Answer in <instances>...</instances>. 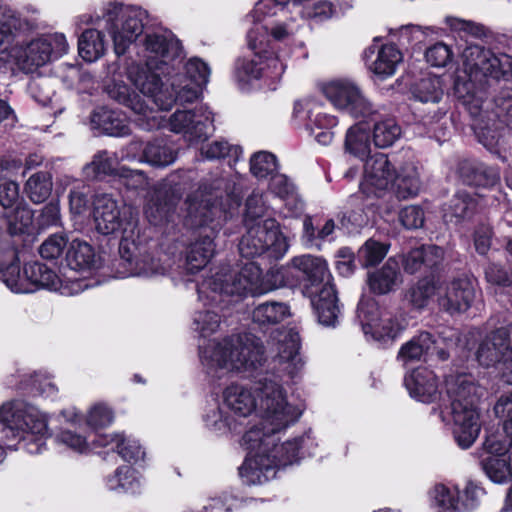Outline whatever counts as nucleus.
Masks as SVG:
<instances>
[{"label":"nucleus","mask_w":512,"mask_h":512,"mask_svg":"<svg viewBox=\"0 0 512 512\" xmlns=\"http://www.w3.org/2000/svg\"><path fill=\"white\" fill-rule=\"evenodd\" d=\"M356 314L366 340L383 346L392 344L408 325L401 312L381 308L373 298L362 297Z\"/></svg>","instance_id":"9b49d317"},{"label":"nucleus","mask_w":512,"mask_h":512,"mask_svg":"<svg viewBox=\"0 0 512 512\" xmlns=\"http://www.w3.org/2000/svg\"><path fill=\"white\" fill-rule=\"evenodd\" d=\"M246 233L239 242V252L242 257H266L280 259L289 249L286 236L282 233L279 223L273 218L263 222L245 223Z\"/></svg>","instance_id":"ddd939ff"},{"label":"nucleus","mask_w":512,"mask_h":512,"mask_svg":"<svg viewBox=\"0 0 512 512\" xmlns=\"http://www.w3.org/2000/svg\"><path fill=\"white\" fill-rule=\"evenodd\" d=\"M108 41L105 34L98 29H86L78 40L79 55L87 62L100 59L107 51Z\"/></svg>","instance_id":"37998d69"},{"label":"nucleus","mask_w":512,"mask_h":512,"mask_svg":"<svg viewBox=\"0 0 512 512\" xmlns=\"http://www.w3.org/2000/svg\"><path fill=\"white\" fill-rule=\"evenodd\" d=\"M363 58L367 68L381 78L392 76L402 62L401 51L392 44H385L378 47L373 44L365 49Z\"/></svg>","instance_id":"c85d7f7f"},{"label":"nucleus","mask_w":512,"mask_h":512,"mask_svg":"<svg viewBox=\"0 0 512 512\" xmlns=\"http://www.w3.org/2000/svg\"><path fill=\"white\" fill-rule=\"evenodd\" d=\"M289 307L283 302L259 304L252 313L253 321L259 325L277 324L288 317Z\"/></svg>","instance_id":"09e8293b"},{"label":"nucleus","mask_w":512,"mask_h":512,"mask_svg":"<svg viewBox=\"0 0 512 512\" xmlns=\"http://www.w3.org/2000/svg\"><path fill=\"white\" fill-rule=\"evenodd\" d=\"M425 59L433 67H445L453 59V52L444 42H436L425 51Z\"/></svg>","instance_id":"338daca9"},{"label":"nucleus","mask_w":512,"mask_h":512,"mask_svg":"<svg viewBox=\"0 0 512 512\" xmlns=\"http://www.w3.org/2000/svg\"><path fill=\"white\" fill-rule=\"evenodd\" d=\"M277 167L276 157L266 151L253 154L250 159V170L257 178L272 177L275 175L274 172L277 170Z\"/></svg>","instance_id":"bf43d9fd"},{"label":"nucleus","mask_w":512,"mask_h":512,"mask_svg":"<svg viewBox=\"0 0 512 512\" xmlns=\"http://www.w3.org/2000/svg\"><path fill=\"white\" fill-rule=\"evenodd\" d=\"M401 282L399 262L389 258L380 269L368 276V286L374 294L384 295L392 292Z\"/></svg>","instance_id":"58836bf2"},{"label":"nucleus","mask_w":512,"mask_h":512,"mask_svg":"<svg viewBox=\"0 0 512 512\" xmlns=\"http://www.w3.org/2000/svg\"><path fill=\"white\" fill-rule=\"evenodd\" d=\"M143 475L135 468L122 465L105 479V486L109 491L117 494H140L144 488Z\"/></svg>","instance_id":"72a5a7b5"},{"label":"nucleus","mask_w":512,"mask_h":512,"mask_svg":"<svg viewBox=\"0 0 512 512\" xmlns=\"http://www.w3.org/2000/svg\"><path fill=\"white\" fill-rule=\"evenodd\" d=\"M494 412L503 422L506 435L512 437V393L503 394L498 398Z\"/></svg>","instance_id":"774afa93"},{"label":"nucleus","mask_w":512,"mask_h":512,"mask_svg":"<svg viewBox=\"0 0 512 512\" xmlns=\"http://www.w3.org/2000/svg\"><path fill=\"white\" fill-rule=\"evenodd\" d=\"M177 154L173 147L164 140L148 142L143 149L142 161L151 166L164 168L173 164Z\"/></svg>","instance_id":"a18cd8bd"},{"label":"nucleus","mask_w":512,"mask_h":512,"mask_svg":"<svg viewBox=\"0 0 512 512\" xmlns=\"http://www.w3.org/2000/svg\"><path fill=\"white\" fill-rule=\"evenodd\" d=\"M460 490L457 486L437 484L431 491L432 507L435 512H458Z\"/></svg>","instance_id":"49530a36"},{"label":"nucleus","mask_w":512,"mask_h":512,"mask_svg":"<svg viewBox=\"0 0 512 512\" xmlns=\"http://www.w3.org/2000/svg\"><path fill=\"white\" fill-rule=\"evenodd\" d=\"M235 184L226 177L216 179L207 191L206 187L198 195L189 196L185 202L186 215L183 225L188 229H209L210 234L199 237L188 249L186 269L196 273L203 269L215 252L214 234L221 228L224 221L233 216L234 210L240 205L234 193Z\"/></svg>","instance_id":"7ed1b4c3"},{"label":"nucleus","mask_w":512,"mask_h":512,"mask_svg":"<svg viewBox=\"0 0 512 512\" xmlns=\"http://www.w3.org/2000/svg\"><path fill=\"white\" fill-rule=\"evenodd\" d=\"M52 176L48 172L32 174L25 183L24 192L36 204L43 203L52 192Z\"/></svg>","instance_id":"de8ad7c7"},{"label":"nucleus","mask_w":512,"mask_h":512,"mask_svg":"<svg viewBox=\"0 0 512 512\" xmlns=\"http://www.w3.org/2000/svg\"><path fill=\"white\" fill-rule=\"evenodd\" d=\"M276 354L273 357L272 373L250 384L232 383L222 392V403L217 401L206 405L203 421L210 431L218 435L240 433L247 419L258 412L259 425L250 427L263 434H279L293 425L301 416L302 410L287 400V394L280 381L288 383L301 377L305 361L300 353V336L294 328L278 332L273 344Z\"/></svg>","instance_id":"f257e3e1"},{"label":"nucleus","mask_w":512,"mask_h":512,"mask_svg":"<svg viewBox=\"0 0 512 512\" xmlns=\"http://www.w3.org/2000/svg\"><path fill=\"white\" fill-rule=\"evenodd\" d=\"M24 274L31 288V293L38 288H44L58 291L62 295H74L88 287L87 284L80 280H71L69 283H63L54 270L39 262L27 263L24 266Z\"/></svg>","instance_id":"b1692460"},{"label":"nucleus","mask_w":512,"mask_h":512,"mask_svg":"<svg viewBox=\"0 0 512 512\" xmlns=\"http://www.w3.org/2000/svg\"><path fill=\"white\" fill-rule=\"evenodd\" d=\"M445 392L450 403L453 437L459 447L468 449L481 430L480 413L476 406L478 387L471 375L455 374L446 377Z\"/></svg>","instance_id":"6e6552de"},{"label":"nucleus","mask_w":512,"mask_h":512,"mask_svg":"<svg viewBox=\"0 0 512 512\" xmlns=\"http://www.w3.org/2000/svg\"><path fill=\"white\" fill-rule=\"evenodd\" d=\"M388 247L375 240H368L360 248L358 254L363 266H374L378 264L387 254Z\"/></svg>","instance_id":"0e129e2a"},{"label":"nucleus","mask_w":512,"mask_h":512,"mask_svg":"<svg viewBox=\"0 0 512 512\" xmlns=\"http://www.w3.org/2000/svg\"><path fill=\"white\" fill-rule=\"evenodd\" d=\"M107 93L138 114L137 123L144 130L168 128L173 133L182 134L191 144L205 141L214 131L213 113L205 104L192 110L177 109L169 118H165L149 109L139 95L131 92L123 82L114 80L107 86Z\"/></svg>","instance_id":"423d86ee"},{"label":"nucleus","mask_w":512,"mask_h":512,"mask_svg":"<svg viewBox=\"0 0 512 512\" xmlns=\"http://www.w3.org/2000/svg\"><path fill=\"white\" fill-rule=\"evenodd\" d=\"M8 231L11 235L25 233L33 222V212L26 205H17L5 213Z\"/></svg>","instance_id":"5fc2aeb1"},{"label":"nucleus","mask_w":512,"mask_h":512,"mask_svg":"<svg viewBox=\"0 0 512 512\" xmlns=\"http://www.w3.org/2000/svg\"><path fill=\"white\" fill-rule=\"evenodd\" d=\"M461 61L462 68L454 83L455 94L473 117L481 116L490 80H512V56L467 43Z\"/></svg>","instance_id":"39448f33"},{"label":"nucleus","mask_w":512,"mask_h":512,"mask_svg":"<svg viewBox=\"0 0 512 512\" xmlns=\"http://www.w3.org/2000/svg\"><path fill=\"white\" fill-rule=\"evenodd\" d=\"M60 417L68 425L61 428L55 435V442L65 449L80 455L92 452V433L77 430L83 424V415L75 407L60 412Z\"/></svg>","instance_id":"5701e85b"},{"label":"nucleus","mask_w":512,"mask_h":512,"mask_svg":"<svg viewBox=\"0 0 512 512\" xmlns=\"http://www.w3.org/2000/svg\"><path fill=\"white\" fill-rule=\"evenodd\" d=\"M48 419L37 407L20 400L0 407V463L8 451L23 449L29 454L46 450Z\"/></svg>","instance_id":"0eeeda50"},{"label":"nucleus","mask_w":512,"mask_h":512,"mask_svg":"<svg viewBox=\"0 0 512 512\" xmlns=\"http://www.w3.org/2000/svg\"><path fill=\"white\" fill-rule=\"evenodd\" d=\"M374 121L373 141L379 148H388L392 146L402 135V128L397 120L392 116L376 118V113L369 117Z\"/></svg>","instance_id":"c03bdc74"},{"label":"nucleus","mask_w":512,"mask_h":512,"mask_svg":"<svg viewBox=\"0 0 512 512\" xmlns=\"http://www.w3.org/2000/svg\"><path fill=\"white\" fill-rule=\"evenodd\" d=\"M113 418V412L106 404L96 403L83 416V423L93 429L104 428L113 422Z\"/></svg>","instance_id":"680f3d73"},{"label":"nucleus","mask_w":512,"mask_h":512,"mask_svg":"<svg viewBox=\"0 0 512 512\" xmlns=\"http://www.w3.org/2000/svg\"><path fill=\"white\" fill-rule=\"evenodd\" d=\"M319 110L320 105L313 97L300 98L294 102L292 120L296 126L307 130L312 127L314 115Z\"/></svg>","instance_id":"864d4df0"},{"label":"nucleus","mask_w":512,"mask_h":512,"mask_svg":"<svg viewBox=\"0 0 512 512\" xmlns=\"http://www.w3.org/2000/svg\"><path fill=\"white\" fill-rule=\"evenodd\" d=\"M444 24L450 28L451 31L459 33L460 35H468L474 38H483L487 35V29L480 23L471 20H465L455 16H446Z\"/></svg>","instance_id":"052dcab7"},{"label":"nucleus","mask_w":512,"mask_h":512,"mask_svg":"<svg viewBox=\"0 0 512 512\" xmlns=\"http://www.w3.org/2000/svg\"><path fill=\"white\" fill-rule=\"evenodd\" d=\"M290 268H292L290 264L286 267H273L265 276L261 275V286H258L260 294H266L272 290L291 284L289 280Z\"/></svg>","instance_id":"4d7b16f0"},{"label":"nucleus","mask_w":512,"mask_h":512,"mask_svg":"<svg viewBox=\"0 0 512 512\" xmlns=\"http://www.w3.org/2000/svg\"><path fill=\"white\" fill-rule=\"evenodd\" d=\"M182 47L180 42L170 35L163 33L147 34L143 43L141 57L148 65L157 68L174 70L181 62Z\"/></svg>","instance_id":"412c9836"},{"label":"nucleus","mask_w":512,"mask_h":512,"mask_svg":"<svg viewBox=\"0 0 512 512\" xmlns=\"http://www.w3.org/2000/svg\"><path fill=\"white\" fill-rule=\"evenodd\" d=\"M394 176L395 167L388 156L375 153L365 161L360 191L367 198L381 199L390 193Z\"/></svg>","instance_id":"aec40b11"},{"label":"nucleus","mask_w":512,"mask_h":512,"mask_svg":"<svg viewBox=\"0 0 512 512\" xmlns=\"http://www.w3.org/2000/svg\"><path fill=\"white\" fill-rule=\"evenodd\" d=\"M176 65L171 73L170 87L175 93L178 104L191 103L198 99L200 89L205 86L210 77V67L198 57L190 58L187 62Z\"/></svg>","instance_id":"a211bd4d"},{"label":"nucleus","mask_w":512,"mask_h":512,"mask_svg":"<svg viewBox=\"0 0 512 512\" xmlns=\"http://www.w3.org/2000/svg\"><path fill=\"white\" fill-rule=\"evenodd\" d=\"M93 221L99 233L121 237L119 252L130 260L139 235L138 214L131 207L120 205L111 195L101 194L93 201Z\"/></svg>","instance_id":"1a4fd4ad"},{"label":"nucleus","mask_w":512,"mask_h":512,"mask_svg":"<svg viewBox=\"0 0 512 512\" xmlns=\"http://www.w3.org/2000/svg\"><path fill=\"white\" fill-rule=\"evenodd\" d=\"M344 150L362 161L369 158L371 152L370 127L366 123L359 122L347 130Z\"/></svg>","instance_id":"a19ab883"},{"label":"nucleus","mask_w":512,"mask_h":512,"mask_svg":"<svg viewBox=\"0 0 512 512\" xmlns=\"http://www.w3.org/2000/svg\"><path fill=\"white\" fill-rule=\"evenodd\" d=\"M201 154L210 160L229 157L236 161L242 154V148L238 145H231L224 140H217L202 146Z\"/></svg>","instance_id":"13d9d810"},{"label":"nucleus","mask_w":512,"mask_h":512,"mask_svg":"<svg viewBox=\"0 0 512 512\" xmlns=\"http://www.w3.org/2000/svg\"><path fill=\"white\" fill-rule=\"evenodd\" d=\"M213 292L207 290L199 301L203 308L193 314L192 329L203 339L198 353L204 372L213 380H220L231 373H252L262 367L265 356L262 341L251 333L226 336L220 340H206L215 334L221 324V316L215 308L222 301H213ZM231 301H227L230 303Z\"/></svg>","instance_id":"f03ea898"},{"label":"nucleus","mask_w":512,"mask_h":512,"mask_svg":"<svg viewBox=\"0 0 512 512\" xmlns=\"http://www.w3.org/2000/svg\"><path fill=\"white\" fill-rule=\"evenodd\" d=\"M290 265L292 268L303 273L305 278L311 282L315 289L321 288L326 283H331V274L327 262L317 256L301 255L294 257Z\"/></svg>","instance_id":"4c0bfd02"},{"label":"nucleus","mask_w":512,"mask_h":512,"mask_svg":"<svg viewBox=\"0 0 512 512\" xmlns=\"http://www.w3.org/2000/svg\"><path fill=\"white\" fill-rule=\"evenodd\" d=\"M254 11L256 14H262L263 16H278L265 27L271 38L277 42H292L295 35L302 28V23L298 19L299 16L292 11L291 3L273 1L270 7L266 9L269 13L258 11L257 5Z\"/></svg>","instance_id":"393cba45"},{"label":"nucleus","mask_w":512,"mask_h":512,"mask_svg":"<svg viewBox=\"0 0 512 512\" xmlns=\"http://www.w3.org/2000/svg\"><path fill=\"white\" fill-rule=\"evenodd\" d=\"M137 251V244L135 243V250L132 252L131 259H125L121 255V264L127 267L121 277L138 276V277H153L157 275H164L168 269L163 265L159 259H155L150 255H143L140 258H134Z\"/></svg>","instance_id":"79ce46f5"},{"label":"nucleus","mask_w":512,"mask_h":512,"mask_svg":"<svg viewBox=\"0 0 512 512\" xmlns=\"http://www.w3.org/2000/svg\"><path fill=\"white\" fill-rule=\"evenodd\" d=\"M261 286V269L256 262L249 261L242 265L236 272H228L222 268L212 277L205 279L199 286L198 292L200 298L207 290L213 292V301H222L226 297H241L244 295H261L259 287Z\"/></svg>","instance_id":"f8f14e48"},{"label":"nucleus","mask_w":512,"mask_h":512,"mask_svg":"<svg viewBox=\"0 0 512 512\" xmlns=\"http://www.w3.org/2000/svg\"><path fill=\"white\" fill-rule=\"evenodd\" d=\"M0 280L14 293H31L26 275L21 273L17 258L11 263L0 267Z\"/></svg>","instance_id":"3c124183"},{"label":"nucleus","mask_w":512,"mask_h":512,"mask_svg":"<svg viewBox=\"0 0 512 512\" xmlns=\"http://www.w3.org/2000/svg\"><path fill=\"white\" fill-rule=\"evenodd\" d=\"M412 94L423 103L439 102L443 95L441 79L437 76L422 78L413 86Z\"/></svg>","instance_id":"603ef678"},{"label":"nucleus","mask_w":512,"mask_h":512,"mask_svg":"<svg viewBox=\"0 0 512 512\" xmlns=\"http://www.w3.org/2000/svg\"><path fill=\"white\" fill-rule=\"evenodd\" d=\"M171 175L156 187L149 196L144 207L147 220L154 226L175 224L180 217L176 211L177 201L182 195V189Z\"/></svg>","instance_id":"6ab92c4d"},{"label":"nucleus","mask_w":512,"mask_h":512,"mask_svg":"<svg viewBox=\"0 0 512 512\" xmlns=\"http://www.w3.org/2000/svg\"><path fill=\"white\" fill-rule=\"evenodd\" d=\"M512 351V326L488 334L479 344L476 358L484 367L497 366Z\"/></svg>","instance_id":"a878e982"},{"label":"nucleus","mask_w":512,"mask_h":512,"mask_svg":"<svg viewBox=\"0 0 512 512\" xmlns=\"http://www.w3.org/2000/svg\"><path fill=\"white\" fill-rule=\"evenodd\" d=\"M29 22L11 7L0 4V60H13Z\"/></svg>","instance_id":"4be33fe9"},{"label":"nucleus","mask_w":512,"mask_h":512,"mask_svg":"<svg viewBox=\"0 0 512 512\" xmlns=\"http://www.w3.org/2000/svg\"><path fill=\"white\" fill-rule=\"evenodd\" d=\"M437 345L438 341L434 340L429 332H421L401 346L398 359L406 365L411 361L425 359L426 356L435 352L440 360H446L447 351L438 348Z\"/></svg>","instance_id":"7c9ffc66"},{"label":"nucleus","mask_w":512,"mask_h":512,"mask_svg":"<svg viewBox=\"0 0 512 512\" xmlns=\"http://www.w3.org/2000/svg\"><path fill=\"white\" fill-rule=\"evenodd\" d=\"M311 304L317 315L319 323L334 327L338 322L340 307L336 290L332 283H326L319 289L311 292Z\"/></svg>","instance_id":"2f4dec72"},{"label":"nucleus","mask_w":512,"mask_h":512,"mask_svg":"<svg viewBox=\"0 0 512 512\" xmlns=\"http://www.w3.org/2000/svg\"><path fill=\"white\" fill-rule=\"evenodd\" d=\"M436 288L429 281H419L416 286L410 288L406 293L407 301L415 308H424L432 295L435 294Z\"/></svg>","instance_id":"e2e57ef3"},{"label":"nucleus","mask_w":512,"mask_h":512,"mask_svg":"<svg viewBox=\"0 0 512 512\" xmlns=\"http://www.w3.org/2000/svg\"><path fill=\"white\" fill-rule=\"evenodd\" d=\"M251 429L245 431L241 446L247 451V456L239 468V475L246 485H262L276 476L277 470L298 461L299 454L312 455L317 442L311 430L304 435L278 444V434H263Z\"/></svg>","instance_id":"20e7f679"},{"label":"nucleus","mask_w":512,"mask_h":512,"mask_svg":"<svg viewBox=\"0 0 512 512\" xmlns=\"http://www.w3.org/2000/svg\"><path fill=\"white\" fill-rule=\"evenodd\" d=\"M494 114L499 119L495 124V130L488 127H481L477 132L480 142L489 150L495 151L503 146L504 122L512 120V89H503L494 99Z\"/></svg>","instance_id":"bb28decb"},{"label":"nucleus","mask_w":512,"mask_h":512,"mask_svg":"<svg viewBox=\"0 0 512 512\" xmlns=\"http://www.w3.org/2000/svg\"><path fill=\"white\" fill-rule=\"evenodd\" d=\"M65 260L71 270L78 272H89L98 267L93 247L80 239H73L68 244Z\"/></svg>","instance_id":"ea45409f"},{"label":"nucleus","mask_w":512,"mask_h":512,"mask_svg":"<svg viewBox=\"0 0 512 512\" xmlns=\"http://www.w3.org/2000/svg\"><path fill=\"white\" fill-rule=\"evenodd\" d=\"M117 166L118 158L114 153L99 151L94 155L92 161L84 167V173L88 178H100L119 173Z\"/></svg>","instance_id":"8fccbe9b"},{"label":"nucleus","mask_w":512,"mask_h":512,"mask_svg":"<svg viewBox=\"0 0 512 512\" xmlns=\"http://www.w3.org/2000/svg\"><path fill=\"white\" fill-rule=\"evenodd\" d=\"M172 70L167 68H157L156 65L132 62L126 69L128 80L143 96L152 100V102L161 111H168L177 104L174 91L163 86L161 75L168 76L171 82Z\"/></svg>","instance_id":"2eb2a0df"},{"label":"nucleus","mask_w":512,"mask_h":512,"mask_svg":"<svg viewBox=\"0 0 512 512\" xmlns=\"http://www.w3.org/2000/svg\"><path fill=\"white\" fill-rule=\"evenodd\" d=\"M475 298L474 282L467 278H458L438 290L439 305L449 313L468 310Z\"/></svg>","instance_id":"cd10ccee"},{"label":"nucleus","mask_w":512,"mask_h":512,"mask_svg":"<svg viewBox=\"0 0 512 512\" xmlns=\"http://www.w3.org/2000/svg\"><path fill=\"white\" fill-rule=\"evenodd\" d=\"M116 452L124 461L134 464L144 460L146 454L139 441L127 435H124L123 442Z\"/></svg>","instance_id":"69168bd1"},{"label":"nucleus","mask_w":512,"mask_h":512,"mask_svg":"<svg viewBox=\"0 0 512 512\" xmlns=\"http://www.w3.org/2000/svg\"><path fill=\"white\" fill-rule=\"evenodd\" d=\"M256 26L247 34L248 46L254 52L251 58L239 59L236 63L235 76L242 85L261 81L270 90H275L280 82L286 63L272 51L263 50L262 42H258Z\"/></svg>","instance_id":"9d476101"},{"label":"nucleus","mask_w":512,"mask_h":512,"mask_svg":"<svg viewBox=\"0 0 512 512\" xmlns=\"http://www.w3.org/2000/svg\"><path fill=\"white\" fill-rule=\"evenodd\" d=\"M481 464L487 477L494 483L501 484L512 477L507 457L487 456Z\"/></svg>","instance_id":"6e6d98bb"},{"label":"nucleus","mask_w":512,"mask_h":512,"mask_svg":"<svg viewBox=\"0 0 512 512\" xmlns=\"http://www.w3.org/2000/svg\"><path fill=\"white\" fill-rule=\"evenodd\" d=\"M421 180L417 165L408 160L395 168V176L391 186L398 200L416 197L421 190Z\"/></svg>","instance_id":"473e14b6"},{"label":"nucleus","mask_w":512,"mask_h":512,"mask_svg":"<svg viewBox=\"0 0 512 512\" xmlns=\"http://www.w3.org/2000/svg\"><path fill=\"white\" fill-rule=\"evenodd\" d=\"M69 44L64 34L51 33L42 35L27 43L19 45V51L13 61L24 71L34 72L39 67L67 54Z\"/></svg>","instance_id":"dca6fc26"},{"label":"nucleus","mask_w":512,"mask_h":512,"mask_svg":"<svg viewBox=\"0 0 512 512\" xmlns=\"http://www.w3.org/2000/svg\"><path fill=\"white\" fill-rule=\"evenodd\" d=\"M147 13L140 7L109 4L103 18V29L110 35L115 53L125 54L129 46L142 34Z\"/></svg>","instance_id":"4468645a"},{"label":"nucleus","mask_w":512,"mask_h":512,"mask_svg":"<svg viewBox=\"0 0 512 512\" xmlns=\"http://www.w3.org/2000/svg\"><path fill=\"white\" fill-rule=\"evenodd\" d=\"M478 197L467 191H458L442 207V217L446 223L459 224L470 220L477 212Z\"/></svg>","instance_id":"f704fd0d"},{"label":"nucleus","mask_w":512,"mask_h":512,"mask_svg":"<svg viewBox=\"0 0 512 512\" xmlns=\"http://www.w3.org/2000/svg\"><path fill=\"white\" fill-rule=\"evenodd\" d=\"M320 90L335 108L355 118L368 119L377 112L358 85L349 79L324 82L320 85Z\"/></svg>","instance_id":"f3484780"},{"label":"nucleus","mask_w":512,"mask_h":512,"mask_svg":"<svg viewBox=\"0 0 512 512\" xmlns=\"http://www.w3.org/2000/svg\"><path fill=\"white\" fill-rule=\"evenodd\" d=\"M93 128L104 134L122 137L130 133V126L127 117L118 110L100 107L91 116Z\"/></svg>","instance_id":"c9c22d12"},{"label":"nucleus","mask_w":512,"mask_h":512,"mask_svg":"<svg viewBox=\"0 0 512 512\" xmlns=\"http://www.w3.org/2000/svg\"><path fill=\"white\" fill-rule=\"evenodd\" d=\"M404 383L410 396L419 402L431 403L439 397L437 377L426 367L412 370Z\"/></svg>","instance_id":"c756f323"},{"label":"nucleus","mask_w":512,"mask_h":512,"mask_svg":"<svg viewBox=\"0 0 512 512\" xmlns=\"http://www.w3.org/2000/svg\"><path fill=\"white\" fill-rule=\"evenodd\" d=\"M444 257L443 249L436 245L421 246L411 250L403 258V266L406 272L414 274L426 272L438 266Z\"/></svg>","instance_id":"e433bc0d"}]
</instances>
